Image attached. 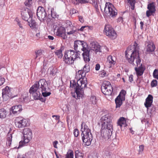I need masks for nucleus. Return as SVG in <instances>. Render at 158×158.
<instances>
[{
  "mask_svg": "<svg viewBox=\"0 0 158 158\" xmlns=\"http://www.w3.org/2000/svg\"><path fill=\"white\" fill-rule=\"evenodd\" d=\"M127 60L130 64L135 66V68L136 75L138 77L142 76L145 70L144 65L142 64L138 67L141 62V58L139 57V51L137 47L134 45L132 46L129 47L125 52Z\"/></svg>",
  "mask_w": 158,
  "mask_h": 158,
  "instance_id": "obj_1",
  "label": "nucleus"
},
{
  "mask_svg": "<svg viewBox=\"0 0 158 158\" xmlns=\"http://www.w3.org/2000/svg\"><path fill=\"white\" fill-rule=\"evenodd\" d=\"M81 130L82 131V139L84 144L89 146L93 139V136L90 129L85 123L81 125Z\"/></svg>",
  "mask_w": 158,
  "mask_h": 158,
  "instance_id": "obj_2",
  "label": "nucleus"
},
{
  "mask_svg": "<svg viewBox=\"0 0 158 158\" xmlns=\"http://www.w3.org/2000/svg\"><path fill=\"white\" fill-rule=\"evenodd\" d=\"M79 57V56L77 52L73 50L69 49L65 51L63 58L66 64H71Z\"/></svg>",
  "mask_w": 158,
  "mask_h": 158,
  "instance_id": "obj_3",
  "label": "nucleus"
},
{
  "mask_svg": "<svg viewBox=\"0 0 158 158\" xmlns=\"http://www.w3.org/2000/svg\"><path fill=\"white\" fill-rule=\"evenodd\" d=\"M75 78L77 81V84L79 89L82 90L86 87L87 79L85 77V73L82 70H79L76 73Z\"/></svg>",
  "mask_w": 158,
  "mask_h": 158,
  "instance_id": "obj_4",
  "label": "nucleus"
},
{
  "mask_svg": "<svg viewBox=\"0 0 158 158\" xmlns=\"http://www.w3.org/2000/svg\"><path fill=\"white\" fill-rule=\"evenodd\" d=\"M104 12L110 18H114L117 14V10L112 4L109 2H106L105 4Z\"/></svg>",
  "mask_w": 158,
  "mask_h": 158,
  "instance_id": "obj_5",
  "label": "nucleus"
},
{
  "mask_svg": "<svg viewBox=\"0 0 158 158\" xmlns=\"http://www.w3.org/2000/svg\"><path fill=\"white\" fill-rule=\"evenodd\" d=\"M36 82L38 86V89L40 90L41 93L44 97H46L49 96L51 94L50 92H47L46 89L48 87V85L45 79H41L38 81H36Z\"/></svg>",
  "mask_w": 158,
  "mask_h": 158,
  "instance_id": "obj_6",
  "label": "nucleus"
},
{
  "mask_svg": "<svg viewBox=\"0 0 158 158\" xmlns=\"http://www.w3.org/2000/svg\"><path fill=\"white\" fill-rule=\"evenodd\" d=\"M101 89L102 93L106 95H111L113 91L110 83L107 81L103 82L101 86Z\"/></svg>",
  "mask_w": 158,
  "mask_h": 158,
  "instance_id": "obj_7",
  "label": "nucleus"
},
{
  "mask_svg": "<svg viewBox=\"0 0 158 158\" xmlns=\"http://www.w3.org/2000/svg\"><path fill=\"white\" fill-rule=\"evenodd\" d=\"M29 93L32 94L35 99H40L41 93L40 90L38 89V86L36 82L30 89Z\"/></svg>",
  "mask_w": 158,
  "mask_h": 158,
  "instance_id": "obj_8",
  "label": "nucleus"
},
{
  "mask_svg": "<svg viewBox=\"0 0 158 158\" xmlns=\"http://www.w3.org/2000/svg\"><path fill=\"white\" fill-rule=\"evenodd\" d=\"M100 121L101 127H103L108 126L111 128V127H113L111 117L108 114L102 116L100 119Z\"/></svg>",
  "mask_w": 158,
  "mask_h": 158,
  "instance_id": "obj_9",
  "label": "nucleus"
},
{
  "mask_svg": "<svg viewBox=\"0 0 158 158\" xmlns=\"http://www.w3.org/2000/svg\"><path fill=\"white\" fill-rule=\"evenodd\" d=\"M104 31L106 36L110 38L114 39L117 37V34L111 26L109 24L105 25Z\"/></svg>",
  "mask_w": 158,
  "mask_h": 158,
  "instance_id": "obj_10",
  "label": "nucleus"
},
{
  "mask_svg": "<svg viewBox=\"0 0 158 158\" xmlns=\"http://www.w3.org/2000/svg\"><path fill=\"white\" fill-rule=\"evenodd\" d=\"M74 47L76 51H79L80 50L84 51L88 48V45L87 43L85 42L77 40L74 42Z\"/></svg>",
  "mask_w": 158,
  "mask_h": 158,
  "instance_id": "obj_11",
  "label": "nucleus"
},
{
  "mask_svg": "<svg viewBox=\"0 0 158 158\" xmlns=\"http://www.w3.org/2000/svg\"><path fill=\"white\" fill-rule=\"evenodd\" d=\"M27 123V120L21 116L17 117L15 120V126L19 128H23L26 127Z\"/></svg>",
  "mask_w": 158,
  "mask_h": 158,
  "instance_id": "obj_12",
  "label": "nucleus"
},
{
  "mask_svg": "<svg viewBox=\"0 0 158 158\" xmlns=\"http://www.w3.org/2000/svg\"><path fill=\"white\" fill-rule=\"evenodd\" d=\"M36 14L38 19L40 21H42L46 19L47 14L45 9L43 7L41 6L38 7Z\"/></svg>",
  "mask_w": 158,
  "mask_h": 158,
  "instance_id": "obj_13",
  "label": "nucleus"
},
{
  "mask_svg": "<svg viewBox=\"0 0 158 158\" xmlns=\"http://www.w3.org/2000/svg\"><path fill=\"white\" fill-rule=\"evenodd\" d=\"M155 3L152 2L148 4L147 6L148 10L146 11V15L147 17L152 15L154 16L156 11Z\"/></svg>",
  "mask_w": 158,
  "mask_h": 158,
  "instance_id": "obj_14",
  "label": "nucleus"
},
{
  "mask_svg": "<svg viewBox=\"0 0 158 158\" xmlns=\"http://www.w3.org/2000/svg\"><path fill=\"white\" fill-rule=\"evenodd\" d=\"M113 127L111 128H109L108 127H101V136L105 138H109V136L111 135Z\"/></svg>",
  "mask_w": 158,
  "mask_h": 158,
  "instance_id": "obj_15",
  "label": "nucleus"
},
{
  "mask_svg": "<svg viewBox=\"0 0 158 158\" xmlns=\"http://www.w3.org/2000/svg\"><path fill=\"white\" fill-rule=\"evenodd\" d=\"M21 15L22 19L25 21H28L29 19L32 18L31 11L28 9L23 10L21 11Z\"/></svg>",
  "mask_w": 158,
  "mask_h": 158,
  "instance_id": "obj_16",
  "label": "nucleus"
},
{
  "mask_svg": "<svg viewBox=\"0 0 158 158\" xmlns=\"http://www.w3.org/2000/svg\"><path fill=\"white\" fill-rule=\"evenodd\" d=\"M24 139H25V142L28 143L31 139L32 137V133L30 129L25 128L23 130Z\"/></svg>",
  "mask_w": 158,
  "mask_h": 158,
  "instance_id": "obj_17",
  "label": "nucleus"
},
{
  "mask_svg": "<svg viewBox=\"0 0 158 158\" xmlns=\"http://www.w3.org/2000/svg\"><path fill=\"white\" fill-rule=\"evenodd\" d=\"M56 34L57 36L61 37L64 39H65L67 38L65 29L62 27H59L57 29Z\"/></svg>",
  "mask_w": 158,
  "mask_h": 158,
  "instance_id": "obj_18",
  "label": "nucleus"
},
{
  "mask_svg": "<svg viewBox=\"0 0 158 158\" xmlns=\"http://www.w3.org/2000/svg\"><path fill=\"white\" fill-rule=\"evenodd\" d=\"M22 106L21 105H16L13 106L10 110L11 113L13 114H19L22 110Z\"/></svg>",
  "mask_w": 158,
  "mask_h": 158,
  "instance_id": "obj_19",
  "label": "nucleus"
},
{
  "mask_svg": "<svg viewBox=\"0 0 158 158\" xmlns=\"http://www.w3.org/2000/svg\"><path fill=\"white\" fill-rule=\"evenodd\" d=\"M10 88L8 86L6 87L5 88L2 89V96L3 98L8 99L11 96Z\"/></svg>",
  "mask_w": 158,
  "mask_h": 158,
  "instance_id": "obj_20",
  "label": "nucleus"
},
{
  "mask_svg": "<svg viewBox=\"0 0 158 158\" xmlns=\"http://www.w3.org/2000/svg\"><path fill=\"white\" fill-rule=\"evenodd\" d=\"M153 97L151 94L148 95L146 98L144 105L147 109L151 106L153 102Z\"/></svg>",
  "mask_w": 158,
  "mask_h": 158,
  "instance_id": "obj_21",
  "label": "nucleus"
},
{
  "mask_svg": "<svg viewBox=\"0 0 158 158\" xmlns=\"http://www.w3.org/2000/svg\"><path fill=\"white\" fill-rule=\"evenodd\" d=\"M107 62L109 64L110 67H111L116 63V58L112 56H109L107 57Z\"/></svg>",
  "mask_w": 158,
  "mask_h": 158,
  "instance_id": "obj_22",
  "label": "nucleus"
},
{
  "mask_svg": "<svg viewBox=\"0 0 158 158\" xmlns=\"http://www.w3.org/2000/svg\"><path fill=\"white\" fill-rule=\"evenodd\" d=\"M90 48L91 50L95 51L96 53L99 52L100 49V46L98 43L92 42L90 44Z\"/></svg>",
  "mask_w": 158,
  "mask_h": 158,
  "instance_id": "obj_23",
  "label": "nucleus"
},
{
  "mask_svg": "<svg viewBox=\"0 0 158 158\" xmlns=\"http://www.w3.org/2000/svg\"><path fill=\"white\" fill-rule=\"evenodd\" d=\"M117 124L118 126L122 127V126L126 127L127 126L126 123V118L124 117H120L118 120Z\"/></svg>",
  "mask_w": 158,
  "mask_h": 158,
  "instance_id": "obj_24",
  "label": "nucleus"
},
{
  "mask_svg": "<svg viewBox=\"0 0 158 158\" xmlns=\"http://www.w3.org/2000/svg\"><path fill=\"white\" fill-rule=\"evenodd\" d=\"M75 92L77 96L76 97L75 96V98L77 99H80L81 98H82L84 97V93L82 90L81 89H78L77 88Z\"/></svg>",
  "mask_w": 158,
  "mask_h": 158,
  "instance_id": "obj_25",
  "label": "nucleus"
},
{
  "mask_svg": "<svg viewBox=\"0 0 158 158\" xmlns=\"http://www.w3.org/2000/svg\"><path fill=\"white\" fill-rule=\"evenodd\" d=\"M83 53H82L83 57L84 60L85 62H88L89 61L90 59L89 58V51L87 49H86V50L83 51Z\"/></svg>",
  "mask_w": 158,
  "mask_h": 158,
  "instance_id": "obj_26",
  "label": "nucleus"
},
{
  "mask_svg": "<svg viewBox=\"0 0 158 158\" xmlns=\"http://www.w3.org/2000/svg\"><path fill=\"white\" fill-rule=\"evenodd\" d=\"M155 49V45L153 43H148V45L146 47V51L147 52H152L154 51Z\"/></svg>",
  "mask_w": 158,
  "mask_h": 158,
  "instance_id": "obj_27",
  "label": "nucleus"
},
{
  "mask_svg": "<svg viewBox=\"0 0 158 158\" xmlns=\"http://www.w3.org/2000/svg\"><path fill=\"white\" fill-rule=\"evenodd\" d=\"M124 100L125 99H123L121 97H120V95H118L115 99L116 107V108L119 107L122 104V101Z\"/></svg>",
  "mask_w": 158,
  "mask_h": 158,
  "instance_id": "obj_28",
  "label": "nucleus"
},
{
  "mask_svg": "<svg viewBox=\"0 0 158 158\" xmlns=\"http://www.w3.org/2000/svg\"><path fill=\"white\" fill-rule=\"evenodd\" d=\"M70 88L72 90L74 89L76 91L77 88L79 89L77 85V83L75 80H71L70 81Z\"/></svg>",
  "mask_w": 158,
  "mask_h": 158,
  "instance_id": "obj_29",
  "label": "nucleus"
},
{
  "mask_svg": "<svg viewBox=\"0 0 158 158\" xmlns=\"http://www.w3.org/2000/svg\"><path fill=\"white\" fill-rule=\"evenodd\" d=\"M12 135L11 134L8 133L6 135V145L10 146L11 144L12 140Z\"/></svg>",
  "mask_w": 158,
  "mask_h": 158,
  "instance_id": "obj_30",
  "label": "nucleus"
},
{
  "mask_svg": "<svg viewBox=\"0 0 158 158\" xmlns=\"http://www.w3.org/2000/svg\"><path fill=\"white\" fill-rule=\"evenodd\" d=\"M10 92L11 96L10 98H13L17 96L18 91L17 89L11 88Z\"/></svg>",
  "mask_w": 158,
  "mask_h": 158,
  "instance_id": "obj_31",
  "label": "nucleus"
},
{
  "mask_svg": "<svg viewBox=\"0 0 158 158\" xmlns=\"http://www.w3.org/2000/svg\"><path fill=\"white\" fill-rule=\"evenodd\" d=\"M73 152L71 150H69L65 155V158H73Z\"/></svg>",
  "mask_w": 158,
  "mask_h": 158,
  "instance_id": "obj_32",
  "label": "nucleus"
},
{
  "mask_svg": "<svg viewBox=\"0 0 158 158\" xmlns=\"http://www.w3.org/2000/svg\"><path fill=\"white\" fill-rule=\"evenodd\" d=\"M55 53L56 56L58 58H61L63 56L62 50L61 49H60L56 51L55 52Z\"/></svg>",
  "mask_w": 158,
  "mask_h": 158,
  "instance_id": "obj_33",
  "label": "nucleus"
},
{
  "mask_svg": "<svg viewBox=\"0 0 158 158\" xmlns=\"http://www.w3.org/2000/svg\"><path fill=\"white\" fill-rule=\"evenodd\" d=\"M44 53V51L42 49H40L35 51V53L36 56L35 59H36L39 56H40L42 55Z\"/></svg>",
  "mask_w": 158,
  "mask_h": 158,
  "instance_id": "obj_34",
  "label": "nucleus"
},
{
  "mask_svg": "<svg viewBox=\"0 0 158 158\" xmlns=\"http://www.w3.org/2000/svg\"><path fill=\"white\" fill-rule=\"evenodd\" d=\"M6 112L4 109H0V118H3L6 117Z\"/></svg>",
  "mask_w": 158,
  "mask_h": 158,
  "instance_id": "obj_35",
  "label": "nucleus"
},
{
  "mask_svg": "<svg viewBox=\"0 0 158 158\" xmlns=\"http://www.w3.org/2000/svg\"><path fill=\"white\" fill-rule=\"evenodd\" d=\"M90 101L93 104H96L97 102V101L96 96L94 95H92L90 98Z\"/></svg>",
  "mask_w": 158,
  "mask_h": 158,
  "instance_id": "obj_36",
  "label": "nucleus"
},
{
  "mask_svg": "<svg viewBox=\"0 0 158 158\" xmlns=\"http://www.w3.org/2000/svg\"><path fill=\"white\" fill-rule=\"evenodd\" d=\"M74 3L75 5L79 4H84L87 3L88 1L87 0H75Z\"/></svg>",
  "mask_w": 158,
  "mask_h": 158,
  "instance_id": "obj_37",
  "label": "nucleus"
},
{
  "mask_svg": "<svg viewBox=\"0 0 158 158\" xmlns=\"http://www.w3.org/2000/svg\"><path fill=\"white\" fill-rule=\"evenodd\" d=\"M99 75L100 77H104L107 76L108 74L107 73L106 71L104 70H101L99 72Z\"/></svg>",
  "mask_w": 158,
  "mask_h": 158,
  "instance_id": "obj_38",
  "label": "nucleus"
},
{
  "mask_svg": "<svg viewBox=\"0 0 158 158\" xmlns=\"http://www.w3.org/2000/svg\"><path fill=\"white\" fill-rule=\"evenodd\" d=\"M32 18H31V19H29V20L27 21L29 23V25L31 27H34L35 25V22L34 20L32 19Z\"/></svg>",
  "mask_w": 158,
  "mask_h": 158,
  "instance_id": "obj_39",
  "label": "nucleus"
},
{
  "mask_svg": "<svg viewBox=\"0 0 158 158\" xmlns=\"http://www.w3.org/2000/svg\"><path fill=\"white\" fill-rule=\"evenodd\" d=\"M153 77L158 80V69H155L153 73Z\"/></svg>",
  "mask_w": 158,
  "mask_h": 158,
  "instance_id": "obj_40",
  "label": "nucleus"
},
{
  "mask_svg": "<svg viewBox=\"0 0 158 158\" xmlns=\"http://www.w3.org/2000/svg\"><path fill=\"white\" fill-rule=\"evenodd\" d=\"M51 15L53 18H55L57 17V15L54 11V8H52L51 9Z\"/></svg>",
  "mask_w": 158,
  "mask_h": 158,
  "instance_id": "obj_41",
  "label": "nucleus"
},
{
  "mask_svg": "<svg viewBox=\"0 0 158 158\" xmlns=\"http://www.w3.org/2000/svg\"><path fill=\"white\" fill-rule=\"evenodd\" d=\"M126 94V92L124 90H122L119 95H120V97H121L123 99H125V96Z\"/></svg>",
  "mask_w": 158,
  "mask_h": 158,
  "instance_id": "obj_42",
  "label": "nucleus"
},
{
  "mask_svg": "<svg viewBox=\"0 0 158 158\" xmlns=\"http://www.w3.org/2000/svg\"><path fill=\"white\" fill-rule=\"evenodd\" d=\"M157 85V81L156 80H153L151 83V85L152 87H156Z\"/></svg>",
  "mask_w": 158,
  "mask_h": 158,
  "instance_id": "obj_43",
  "label": "nucleus"
},
{
  "mask_svg": "<svg viewBox=\"0 0 158 158\" xmlns=\"http://www.w3.org/2000/svg\"><path fill=\"white\" fill-rule=\"evenodd\" d=\"M88 65L87 66L86 65H85L84 67L83 70H81L84 73H85H85L86 72H88L89 71V69Z\"/></svg>",
  "mask_w": 158,
  "mask_h": 158,
  "instance_id": "obj_44",
  "label": "nucleus"
},
{
  "mask_svg": "<svg viewBox=\"0 0 158 158\" xmlns=\"http://www.w3.org/2000/svg\"><path fill=\"white\" fill-rule=\"evenodd\" d=\"M25 139H24V141H21L19 142V145L18 148H20L25 146L27 143L25 142Z\"/></svg>",
  "mask_w": 158,
  "mask_h": 158,
  "instance_id": "obj_45",
  "label": "nucleus"
},
{
  "mask_svg": "<svg viewBox=\"0 0 158 158\" xmlns=\"http://www.w3.org/2000/svg\"><path fill=\"white\" fill-rule=\"evenodd\" d=\"M31 2L32 0L26 1L24 2V4L26 6L29 7L31 4Z\"/></svg>",
  "mask_w": 158,
  "mask_h": 158,
  "instance_id": "obj_46",
  "label": "nucleus"
},
{
  "mask_svg": "<svg viewBox=\"0 0 158 158\" xmlns=\"http://www.w3.org/2000/svg\"><path fill=\"white\" fill-rule=\"evenodd\" d=\"M75 158H83V155L81 153L75 154Z\"/></svg>",
  "mask_w": 158,
  "mask_h": 158,
  "instance_id": "obj_47",
  "label": "nucleus"
},
{
  "mask_svg": "<svg viewBox=\"0 0 158 158\" xmlns=\"http://www.w3.org/2000/svg\"><path fill=\"white\" fill-rule=\"evenodd\" d=\"M73 134L75 137H77L79 135V131L77 129H75L73 131Z\"/></svg>",
  "mask_w": 158,
  "mask_h": 158,
  "instance_id": "obj_48",
  "label": "nucleus"
},
{
  "mask_svg": "<svg viewBox=\"0 0 158 158\" xmlns=\"http://www.w3.org/2000/svg\"><path fill=\"white\" fill-rule=\"evenodd\" d=\"M17 24L19 26V28L20 29V30H23V31H24V29L21 23L19 21H17Z\"/></svg>",
  "mask_w": 158,
  "mask_h": 158,
  "instance_id": "obj_49",
  "label": "nucleus"
},
{
  "mask_svg": "<svg viewBox=\"0 0 158 158\" xmlns=\"http://www.w3.org/2000/svg\"><path fill=\"white\" fill-rule=\"evenodd\" d=\"M5 81V79L4 78L0 76V86L3 85Z\"/></svg>",
  "mask_w": 158,
  "mask_h": 158,
  "instance_id": "obj_50",
  "label": "nucleus"
},
{
  "mask_svg": "<svg viewBox=\"0 0 158 158\" xmlns=\"http://www.w3.org/2000/svg\"><path fill=\"white\" fill-rule=\"evenodd\" d=\"M127 2L129 3L130 5H132L133 4H135V0H127Z\"/></svg>",
  "mask_w": 158,
  "mask_h": 158,
  "instance_id": "obj_51",
  "label": "nucleus"
},
{
  "mask_svg": "<svg viewBox=\"0 0 158 158\" xmlns=\"http://www.w3.org/2000/svg\"><path fill=\"white\" fill-rule=\"evenodd\" d=\"M123 21V18L121 17H119L117 19V22L118 23H122Z\"/></svg>",
  "mask_w": 158,
  "mask_h": 158,
  "instance_id": "obj_52",
  "label": "nucleus"
},
{
  "mask_svg": "<svg viewBox=\"0 0 158 158\" xmlns=\"http://www.w3.org/2000/svg\"><path fill=\"white\" fill-rule=\"evenodd\" d=\"M129 81L130 82H132L133 81V75H131L129 77Z\"/></svg>",
  "mask_w": 158,
  "mask_h": 158,
  "instance_id": "obj_53",
  "label": "nucleus"
},
{
  "mask_svg": "<svg viewBox=\"0 0 158 158\" xmlns=\"http://www.w3.org/2000/svg\"><path fill=\"white\" fill-rule=\"evenodd\" d=\"M58 143V142L57 141H55L53 143V147L55 148H57V145Z\"/></svg>",
  "mask_w": 158,
  "mask_h": 158,
  "instance_id": "obj_54",
  "label": "nucleus"
},
{
  "mask_svg": "<svg viewBox=\"0 0 158 158\" xmlns=\"http://www.w3.org/2000/svg\"><path fill=\"white\" fill-rule=\"evenodd\" d=\"M100 66L99 64H97L96 65L95 69L96 71L98 70L100 68Z\"/></svg>",
  "mask_w": 158,
  "mask_h": 158,
  "instance_id": "obj_55",
  "label": "nucleus"
},
{
  "mask_svg": "<svg viewBox=\"0 0 158 158\" xmlns=\"http://www.w3.org/2000/svg\"><path fill=\"white\" fill-rule=\"evenodd\" d=\"M78 18L79 21H80L82 23L84 22V19L81 16H79Z\"/></svg>",
  "mask_w": 158,
  "mask_h": 158,
  "instance_id": "obj_56",
  "label": "nucleus"
},
{
  "mask_svg": "<svg viewBox=\"0 0 158 158\" xmlns=\"http://www.w3.org/2000/svg\"><path fill=\"white\" fill-rule=\"evenodd\" d=\"M75 32V31L73 30H72L71 31H70L69 32H67V34L68 35H72Z\"/></svg>",
  "mask_w": 158,
  "mask_h": 158,
  "instance_id": "obj_57",
  "label": "nucleus"
},
{
  "mask_svg": "<svg viewBox=\"0 0 158 158\" xmlns=\"http://www.w3.org/2000/svg\"><path fill=\"white\" fill-rule=\"evenodd\" d=\"M139 151L140 152H141V151L142 152L143 151V150L144 149V146L143 145H141L139 146Z\"/></svg>",
  "mask_w": 158,
  "mask_h": 158,
  "instance_id": "obj_58",
  "label": "nucleus"
},
{
  "mask_svg": "<svg viewBox=\"0 0 158 158\" xmlns=\"http://www.w3.org/2000/svg\"><path fill=\"white\" fill-rule=\"evenodd\" d=\"M48 38L49 39L51 40H53L54 39V37L53 36L51 35H48Z\"/></svg>",
  "mask_w": 158,
  "mask_h": 158,
  "instance_id": "obj_59",
  "label": "nucleus"
},
{
  "mask_svg": "<svg viewBox=\"0 0 158 158\" xmlns=\"http://www.w3.org/2000/svg\"><path fill=\"white\" fill-rule=\"evenodd\" d=\"M72 11L73 14L76 13L78 12V11L75 9H72Z\"/></svg>",
  "mask_w": 158,
  "mask_h": 158,
  "instance_id": "obj_60",
  "label": "nucleus"
},
{
  "mask_svg": "<svg viewBox=\"0 0 158 158\" xmlns=\"http://www.w3.org/2000/svg\"><path fill=\"white\" fill-rule=\"evenodd\" d=\"M66 23L70 26H71V25H72L71 22L69 20L66 21Z\"/></svg>",
  "mask_w": 158,
  "mask_h": 158,
  "instance_id": "obj_61",
  "label": "nucleus"
},
{
  "mask_svg": "<svg viewBox=\"0 0 158 158\" xmlns=\"http://www.w3.org/2000/svg\"><path fill=\"white\" fill-rule=\"evenodd\" d=\"M36 36L37 37L38 39H39L40 38V32L37 33L36 35Z\"/></svg>",
  "mask_w": 158,
  "mask_h": 158,
  "instance_id": "obj_62",
  "label": "nucleus"
},
{
  "mask_svg": "<svg viewBox=\"0 0 158 158\" xmlns=\"http://www.w3.org/2000/svg\"><path fill=\"white\" fill-rule=\"evenodd\" d=\"M88 158H98V157L96 155H94L93 156H89Z\"/></svg>",
  "mask_w": 158,
  "mask_h": 158,
  "instance_id": "obj_63",
  "label": "nucleus"
},
{
  "mask_svg": "<svg viewBox=\"0 0 158 158\" xmlns=\"http://www.w3.org/2000/svg\"><path fill=\"white\" fill-rule=\"evenodd\" d=\"M86 27V26H82L80 28L79 30H80L81 31H84V29Z\"/></svg>",
  "mask_w": 158,
  "mask_h": 158,
  "instance_id": "obj_64",
  "label": "nucleus"
}]
</instances>
